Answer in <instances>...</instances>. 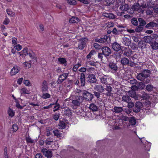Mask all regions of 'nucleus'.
Masks as SVG:
<instances>
[{
  "mask_svg": "<svg viewBox=\"0 0 158 158\" xmlns=\"http://www.w3.org/2000/svg\"><path fill=\"white\" fill-rule=\"evenodd\" d=\"M150 74V71L148 69H145L142 71L140 73L138 74L136 76V78L139 81L144 82L146 83H148L150 80L147 78Z\"/></svg>",
  "mask_w": 158,
  "mask_h": 158,
  "instance_id": "1",
  "label": "nucleus"
},
{
  "mask_svg": "<svg viewBox=\"0 0 158 158\" xmlns=\"http://www.w3.org/2000/svg\"><path fill=\"white\" fill-rule=\"evenodd\" d=\"M98 77L100 82L102 84L106 85L109 83V84H113L114 82L113 80H112L111 77L107 75H105L101 73H98Z\"/></svg>",
  "mask_w": 158,
  "mask_h": 158,
  "instance_id": "2",
  "label": "nucleus"
},
{
  "mask_svg": "<svg viewBox=\"0 0 158 158\" xmlns=\"http://www.w3.org/2000/svg\"><path fill=\"white\" fill-rule=\"evenodd\" d=\"M147 6L146 4H142L140 5L138 3H134L131 8L133 11H136L138 13L143 14L144 12V9Z\"/></svg>",
  "mask_w": 158,
  "mask_h": 158,
  "instance_id": "3",
  "label": "nucleus"
},
{
  "mask_svg": "<svg viewBox=\"0 0 158 158\" xmlns=\"http://www.w3.org/2000/svg\"><path fill=\"white\" fill-rule=\"evenodd\" d=\"M82 94L83 98L86 101H91L94 98V95L88 91L85 90Z\"/></svg>",
  "mask_w": 158,
  "mask_h": 158,
  "instance_id": "4",
  "label": "nucleus"
},
{
  "mask_svg": "<svg viewBox=\"0 0 158 158\" xmlns=\"http://www.w3.org/2000/svg\"><path fill=\"white\" fill-rule=\"evenodd\" d=\"M83 101V99L81 96H77L72 100V103L74 106H78Z\"/></svg>",
  "mask_w": 158,
  "mask_h": 158,
  "instance_id": "5",
  "label": "nucleus"
},
{
  "mask_svg": "<svg viewBox=\"0 0 158 158\" xmlns=\"http://www.w3.org/2000/svg\"><path fill=\"white\" fill-rule=\"evenodd\" d=\"M88 41L86 38H84L79 39L78 42V48L80 50H83L85 46L86 43Z\"/></svg>",
  "mask_w": 158,
  "mask_h": 158,
  "instance_id": "6",
  "label": "nucleus"
},
{
  "mask_svg": "<svg viewBox=\"0 0 158 158\" xmlns=\"http://www.w3.org/2000/svg\"><path fill=\"white\" fill-rule=\"evenodd\" d=\"M69 73H64L60 75L57 80L56 83L57 84H59L62 83L66 79Z\"/></svg>",
  "mask_w": 158,
  "mask_h": 158,
  "instance_id": "7",
  "label": "nucleus"
},
{
  "mask_svg": "<svg viewBox=\"0 0 158 158\" xmlns=\"http://www.w3.org/2000/svg\"><path fill=\"white\" fill-rule=\"evenodd\" d=\"M41 152L43 155L48 158H51L52 156V152L50 150H48L46 148H43Z\"/></svg>",
  "mask_w": 158,
  "mask_h": 158,
  "instance_id": "8",
  "label": "nucleus"
},
{
  "mask_svg": "<svg viewBox=\"0 0 158 158\" xmlns=\"http://www.w3.org/2000/svg\"><path fill=\"white\" fill-rule=\"evenodd\" d=\"M143 106V104L140 102H136L135 103V107L133 109V111L135 113L139 112Z\"/></svg>",
  "mask_w": 158,
  "mask_h": 158,
  "instance_id": "9",
  "label": "nucleus"
},
{
  "mask_svg": "<svg viewBox=\"0 0 158 158\" xmlns=\"http://www.w3.org/2000/svg\"><path fill=\"white\" fill-rule=\"evenodd\" d=\"M88 81L90 83H95L97 81L95 75L93 74H89L87 77Z\"/></svg>",
  "mask_w": 158,
  "mask_h": 158,
  "instance_id": "10",
  "label": "nucleus"
},
{
  "mask_svg": "<svg viewBox=\"0 0 158 158\" xmlns=\"http://www.w3.org/2000/svg\"><path fill=\"white\" fill-rule=\"evenodd\" d=\"M102 50L103 54L106 57L108 56L111 53V50L108 47H103L102 48Z\"/></svg>",
  "mask_w": 158,
  "mask_h": 158,
  "instance_id": "11",
  "label": "nucleus"
},
{
  "mask_svg": "<svg viewBox=\"0 0 158 158\" xmlns=\"http://www.w3.org/2000/svg\"><path fill=\"white\" fill-rule=\"evenodd\" d=\"M108 66L109 68H110L111 70L114 72H116L118 69V67L116 64L112 61H110L109 62L108 64Z\"/></svg>",
  "mask_w": 158,
  "mask_h": 158,
  "instance_id": "12",
  "label": "nucleus"
},
{
  "mask_svg": "<svg viewBox=\"0 0 158 158\" xmlns=\"http://www.w3.org/2000/svg\"><path fill=\"white\" fill-rule=\"evenodd\" d=\"M129 6L127 4H125L121 5L120 7V9L123 11V12L121 13L120 15H122V14H124V11H127L129 10Z\"/></svg>",
  "mask_w": 158,
  "mask_h": 158,
  "instance_id": "13",
  "label": "nucleus"
},
{
  "mask_svg": "<svg viewBox=\"0 0 158 158\" xmlns=\"http://www.w3.org/2000/svg\"><path fill=\"white\" fill-rule=\"evenodd\" d=\"M61 113L63 115L67 116H69L72 114L71 110L68 108H65L62 110Z\"/></svg>",
  "mask_w": 158,
  "mask_h": 158,
  "instance_id": "14",
  "label": "nucleus"
},
{
  "mask_svg": "<svg viewBox=\"0 0 158 158\" xmlns=\"http://www.w3.org/2000/svg\"><path fill=\"white\" fill-rule=\"evenodd\" d=\"M94 89L96 91L103 94L105 91L104 87L102 85H95Z\"/></svg>",
  "mask_w": 158,
  "mask_h": 158,
  "instance_id": "15",
  "label": "nucleus"
},
{
  "mask_svg": "<svg viewBox=\"0 0 158 158\" xmlns=\"http://www.w3.org/2000/svg\"><path fill=\"white\" fill-rule=\"evenodd\" d=\"M122 51H123L124 55L127 57L130 56L132 53L131 50L129 48H125Z\"/></svg>",
  "mask_w": 158,
  "mask_h": 158,
  "instance_id": "16",
  "label": "nucleus"
},
{
  "mask_svg": "<svg viewBox=\"0 0 158 158\" xmlns=\"http://www.w3.org/2000/svg\"><path fill=\"white\" fill-rule=\"evenodd\" d=\"M20 70L19 67L17 66H14L11 69L10 74L11 76H14L19 72Z\"/></svg>",
  "mask_w": 158,
  "mask_h": 158,
  "instance_id": "17",
  "label": "nucleus"
},
{
  "mask_svg": "<svg viewBox=\"0 0 158 158\" xmlns=\"http://www.w3.org/2000/svg\"><path fill=\"white\" fill-rule=\"evenodd\" d=\"M112 47L113 50L118 52L120 50L121 47L120 45L117 42H114L112 44Z\"/></svg>",
  "mask_w": 158,
  "mask_h": 158,
  "instance_id": "18",
  "label": "nucleus"
},
{
  "mask_svg": "<svg viewBox=\"0 0 158 158\" xmlns=\"http://www.w3.org/2000/svg\"><path fill=\"white\" fill-rule=\"evenodd\" d=\"M29 56L31 58L32 60L33 63L36 62L37 61V58L35 53L32 51L30 50L29 51L28 53Z\"/></svg>",
  "mask_w": 158,
  "mask_h": 158,
  "instance_id": "19",
  "label": "nucleus"
},
{
  "mask_svg": "<svg viewBox=\"0 0 158 158\" xmlns=\"http://www.w3.org/2000/svg\"><path fill=\"white\" fill-rule=\"evenodd\" d=\"M48 83L46 81L44 80L42 84V92H46L48 90Z\"/></svg>",
  "mask_w": 158,
  "mask_h": 158,
  "instance_id": "20",
  "label": "nucleus"
},
{
  "mask_svg": "<svg viewBox=\"0 0 158 158\" xmlns=\"http://www.w3.org/2000/svg\"><path fill=\"white\" fill-rule=\"evenodd\" d=\"M102 15L103 16L108 18L110 19H114L116 18V16L111 13H107L105 12H103Z\"/></svg>",
  "mask_w": 158,
  "mask_h": 158,
  "instance_id": "21",
  "label": "nucleus"
},
{
  "mask_svg": "<svg viewBox=\"0 0 158 158\" xmlns=\"http://www.w3.org/2000/svg\"><path fill=\"white\" fill-rule=\"evenodd\" d=\"M79 77V79L80 80L81 86H83L85 85V75L83 73L80 74Z\"/></svg>",
  "mask_w": 158,
  "mask_h": 158,
  "instance_id": "22",
  "label": "nucleus"
},
{
  "mask_svg": "<svg viewBox=\"0 0 158 158\" xmlns=\"http://www.w3.org/2000/svg\"><path fill=\"white\" fill-rule=\"evenodd\" d=\"M128 94L130 97L134 98L135 100H136L138 99V97L136 95L135 92L134 90H130L128 91Z\"/></svg>",
  "mask_w": 158,
  "mask_h": 158,
  "instance_id": "23",
  "label": "nucleus"
},
{
  "mask_svg": "<svg viewBox=\"0 0 158 158\" xmlns=\"http://www.w3.org/2000/svg\"><path fill=\"white\" fill-rule=\"evenodd\" d=\"M143 39L144 40V42L145 43H152L153 40V37L152 36H145L144 37Z\"/></svg>",
  "mask_w": 158,
  "mask_h": 158,
  "instance_id": "24",
  "label": "nucleus"
},
{
  "mask_svg": "<svg viewBox=\"0 0 158 158\" xmlns=\"http://www.w3.org/2000/svg\"><path fill=\"white\" fill-rule=\"evenodd\" d=\"M158 27V25L156 23L153 22H151L147 24L145 27L150 28L153 27Z\"/></svg>",
  "mask_w": 158,
  "mask_h": 158,
  "instance_id": "25",
  "label": "nucleus"
},
{
  "mask_svg": "<svg viewBox=\"0 0 158 158\" xmlns=\"http://www.w3.org/2000/svg\"><path fill=\"white\" fill-rule=\"evenodd\" d=\"M121 64L124 66H126L129 64V60L127 58L124 57L121 59Z\"/></svg>",
  "mask_w": 158,
  "mask_h": 158,
  "instance_id": "26",
  "label": "nucleus"
},
{
  "mask_svg": "<svg viewBox=\"0 0 158 158\" xmlns=\"http://www.w3.org/2000/svg\"><path fill=\"white\" fill-rule=\"evenodd\" d=\"M123 53V51L122 50H119L118 52H116L114 53V56L115 58L116 59H120L121 57L122 56V54Z\"/></svg>",
  "mask_w": 158,
  "mask_h": 158,
  "instance_id": "27",
  "label": "nucleus"
},
{
  "mask_svg": "<svg viewBox=\"0 0 158 158\" xmlns=\"http://www.w3.org/2000/svg\"><path fill=\"white\" fill-rule=\"evenodd\" d=\"M123 44L126 46H129L131 43V40L128 38L124 37L123 38Z\"/></svg>",
  "mask_w": 158,
  "mask_h": 158,
  "instance_id": "28",
  "label": "nucleus"
},
{
  "mask_svg": "<svg viewBox=\"0 0 158 158\" xmlns=\"http://www.w3.org/2000/svg\"><path fill=\"white\" fill-rule=\"evenodd\" d=\"M89 108L93 111H95L97 110L98 106L95 104L92 103L89 105Z\"/></svg>",
  "mask_w": 158,
  "mask_h": 158,
  "instance_id": "29",
  "label": "nucleus"
},
{
  "mask_svg": "<svg viewBox=\"0 0 158 158\" xmlns=\"http://www.w3.org/2000/svg\"><path fill=\"white\" fill-rule=\"evenodd\" d=\"M123 110L122 107L114 106L113 108V111L116 113H118L121 112Z\"/></svg>",
  "mask_w": 158,
  "mask_h": 158,
  "instance_id": "30",
  "label": "nucleus"
},
{
  "mask_svg": "<svg viewBox=\"0 0 158 158\" xmlns=\"http://www.w3.org/2000/svg\"><path fill=\"white\" fill-rule=\"evenodd\" d=\"M122 101L124 102L127 103L128 102L130 101L131 98H130L129 96L127 95H124L122 97Z\"/></svg>",
  "mask_w": 158,
  "mask_h": 158,
  "instance_id": "31",
  "label": "nucleus"
},
{
  "mask_svg": "<svg viewBox=\"0 0 158 158\" xmlns=\"http://www.w3.org/2000/svg\"><path fill=\"white\" fill-rule=\"evenodd\" d=\"M29 51H28L27 48H25L21 52L18 53L20 54V55H24L26 56L28 54Z\"/></svg>",
  "mask_w": 158,
  "mask_h": 158,
  "instance_id": "32",
  "label": "nucleus"
},
{
  "mask_svg": "<svg viewBox=\"0 0 158 158\" xmlns=\"http://www.w3.org/2000/svg\"><path fill=\"white\" fill-rule=\"evenodd\" d=\"M140 97L143 98V99L146 100L148 99L150 96L147 93H146L144 92H142L140 94Z\"/></svg>",
  "mask_w": 158,
  "mask_h": 158,
  "instance_id": "33",
  "label": "nucleus"
},
{
  "mask_svg": "<svg viewBox=\"0 0 158 158\" xmlns=\"http://www.w3.org/2000/svg\"><path fill=\"white\" fill-rule=\"evenodd\" d=\"M138 46L141 49L145 48L146 46V43L144 41H140L138 43Z\"/></svg>",
  "mask_w": 158,
  "mask_h": 158,
  "instance_id": "34",
  "label": "nucleus"
},
{
  "mask_svg": "<svg viewBox=\"0 0 158 158\" xmlns=\"http://www.w3.org/2000/svg\"><path fill=\"white\" fill-rule=\"evenodd\" d=\"M58 100L56 101L55 103H53L52 104H54L53 105H55L54 106L53 112L55 111L58 110L60 108V105L58 103H57Z\"/></svg>",
  "mask_w": 158,
  "mask_h": 158,
  "instance_id": "35",
  "label": "nucleus"
},
{
  "mask_svg": "<svg viewBox=\"0 0 158 158\" xmlns=\"http://www.w3.org/2000/svg\"><path fill=\"white\" fill-rule=\"evenodd\" d=\"M79 21V19L77 17H73L69 20V23H75Z\"/></svg>",
  "mask_w": 158,
  "mask_h": 158,
  "instance_id": "36",
  "label": "nucleus"
},
{
  "mask_svg": "<svg viewBox=\"0 0 158 158\" xmlns=\"http://www.w3.org/2000/svg\"><path fill=\"white\" fill-rule=\"evenodd\" d=\"M53 133L55 136H57L60 139H61L62 134L60 133L58 130H54L53 131Z\"/></svg>",
  "mask_w": 158,
  "mask_h": 158,
  "instance_id": "37",
  "label": "nucleus"
},
{
  "mask_svg": "<svg viewBox=\"0 0 158 158\" xmlns=\"http://www.w3.org/2000/svg\"><path fill=\"white\" fill-rule=\"evenodd\" d=\"M128 120L129 121V123L131 124V125H135L136 122L135 118L133 117L129 118Z\"/></svg>",
  "mask_w": 158,
  "mask_h": 158,
  "instance_id": "38",
  "label": "nucleus"
},
{
  "mask_svg": "<svg viewBox=\"0 0 158 158\" xmlns=\"http://www.w3.org/2000/svg\"><path fill=\"white\" fill-rule=\"evenodd\" d=\"M138 20L139 23V25L143 27L146 24V22L142 18H139L138 19Z\"/></svg>",
  "mask_w": 158,
  "mask_h": 158,
  "instance_id": "39",
  "label": "nucleus"
},
{
  "mask_svg": "<svg viewBox=\"0 0 158 158\" xmlns=\"http://www.w3.org/2000/svg\"><path fill=\"white\" fill-rule=\"evenodd\" d=\"M131 22L132 24L135 26H137L138 25L137 19L135 18H134L132 19L131 20Z\"/></svg>",
  "mask_w": 158,
  "mask_h": 158,
  "instance_id": "40",
  "label": "nucleus"
},
{
  "mask_svg": "<svg viewBox=\"0 0 158 158\" xmlns=\"http://www.w3.org/2000/svg\"><path fill=\"white\" fill-rule=\"evenodd\" d=\"M8 114L9 116L12 117L14 116L15 112L11 108H9L8 110Z\"/></svg>",
  "mask_w": 158,
  "mask_h": 158,
  "instance_id": "41",
  "label": "nucleus"
},
{
  "mask_svg": "<svg viewBox=\"0 0 158 158\" xmlns=\"http://www.w3.org/2000/svg\"><path fill=\"white\" fill-rule=\"evenodd\" d=\"M50 95L47 93H45V92H43V94L41 96V98L44 99H46L50 98Z\"/></svg>",
  "mask_w": 158,
  "mask_h": 158,
  "instance_id": "42",
  "label": "nucleus"
},
{
  "mask_svg": "<svg viewBox=\"0 0 158 158\" xmlns=\"http://www.w3.org/2000/svg\"><path fill=\"white\" fill-rule=\"evenodd\" d=\"M58 61L61 64H64L65 66L66 64V61L64 58H59Z\"/></svg>",
  "mask_w": 158,
  "mask_h": 158,
  "instance_id": "43",
  "label": "nucleus"
},
{
  "mask_svg": "<svg viewBox=\"0 0 158 158\" xmlns=\"http://www.w3.org/2000/svg\"><path fill=\"white\" fill-rule=\"evenodd\" d=\"M59 126L60 127V128L61 129H63L65 127V124L63 121H60Z\"/></svg>",
  "mask_w": 158,
  "mask_h": 158,
  "instance_id": "44",
  "label": "nucleus"
},
{
  "mask_svg": "<svg viewBox=\"0 0 158 158\" xmlns=\"http://www.w3.org/2000/svg\"><path fill=\"white\" fill-rule=\"evenodd\" d=\"M151 45L152 47L154 50H156L158 49V43L155 42L152 43Z\"/></svg>",
  "mask_w": 158,
  "mask_h": 158,
  "instance_id": "45",
  "label": "nucleus"
},
{
  "mask_svg": "<svg viewBox=\"0 0 158 158\" xmlns=\"http://www.w3.org/2000/svg\"><path fill=\"white\" fill-rule=\"evenodd\" d=\"M53 142V141L52 139L48 138L45 141V143L47 145H50Z\"/></svg>",
  "mask_w": 158,
  "mask_h": 158,
  "instance_id": "46",
  "label": "nucleus"
},
{
  "mask_svg": "<svg viewBox=\"0 0 158 158\" xmlns=\"http://www.w3.org/2000/svg\"><path fill=\"white\" fill-rule=\"evenodd\" d=\"M103 38L100 39L96 38L95 39V41L96 42H98L101 43H103L106 42V40Z\"/></svg>",
  "mask_w": 158,
  "mask_h": 158,
  "instance_id": "47",
  "label": "nucleus"
},
{
  "mask_svg": "<svg viewBox=\"0 0 158 158\" xmlns=\"http://www.w3.org/2000/svg\"><path fill=\"white\" fill-rule=\"evenodd\" d=\"M107 91L106 93H103V94L107 96H111L113 95V93H111L112 91H110L108 90H106Z\"/></svg>",
  "mask_w": 158,
  "mask_h": 158,
  "instance_id": "48",
  "label": "nucleus"
},
{
  "mask_svg": "<svg viewBox=\"0 0 158 158\" xmlns=\"http://www.w3.org/2000/svg\"><path fill=\"white\" fill-rule=\"evenodd\" d=\"M127 103H128L127 107L128 108L131 109L134 106V103L131 101V100H130V101L128 102Z\"/></svg>",
  "mask_w": 158,
  "mask_h": 158,
  "instance_id": "49",
  "label": "nucleus"
},
{
  "mask_svg": "<svg viewBox=\"0 0 158 158\" xmlns=\"http://www.w3.org/2000/svg\"><path fill=\"white\" fill-rule=\"evenodd\" d=\"M18 125L16 124H14L12 125V128L13 130L12 131L13 132H15L18 129Z\"/></svg>",
  "mask_w": 158,
  "mask_h": 158,
  "instance_id": "50",
  "label": "nucleus"
},
{
  "mask_svg": "<svg viewBox=\"0 0 158 158\" xmlns=\"http://www.w3.org/2000/svg\"><path fill=\"white\" fill-rule=\"evenodd\" d=\"M6 11L8 15L10 16H13L15 15V13L9 9L6 10Z\"/></svg>",
  "mask_w": 158,
  "mask_h": 158,
  "instance_id": "51",
  "label": "nucleus"
},
{
  "mask_svg": "<svg viewBox=\"0 0 158 158\" xmlns=\"http://www.w3.org/2000/svg\"><path fill=\"white\" fill-rule=\"evenodd\" d=\"M137 86L139 89H142L145 87V85L143 82H139L138 84L137 85Z\"/></svg>",
  "mask_w": 158,
  "mask_h": 158,
  "instance_id": "52",
  "label": "nucleus"
},
{
  "mask_svg": "<svg viewBox=\"0 0 158 158\" xmlns=\"http://www.w3.org/2000/svg\"><path fill=\"white\" fill-rule=\"evenodd\" d=\"M143 27L139 25L137 26L135 29V31L137 32H139L143 29Z\"/></svg>",
  "mask_w": 158,
  "mask_h": 158,
  "instance_id": "53",
  "label": "nucleus"
},
{
  "mask_svg": "<svg viewBox=\"0 0 158 158\" xmlns=\"http://www.w3.org/2000/svg\"><path fill=\"white\" fill-rule=\"evenodd\" d=\"M145 110L146 113L149 114L152 112V110L151 108L149 107H147L145 108Z\"/></svg>",
  "mask_w": 158,
  "mask_h": 158,
  "instance_id": "54",
  "label": "nucleus"
},
{
  "mask_svg": "<svg viewBox=\"0 0 158 158\" xmlns=\"http://www.w3.org/2000/svg\"><path fill=\"white\" fill-rule=\"evenodd\" d=\"M113 84H109V83L108 84L106 85V88L104 89L106 90H109L110 91H112V88L110 85H112Z\"/></svg>",
  "mask_w": 158,
  "mask_h": 158,
  "instance_id": "55",
  "label": "nucleus"
},
{
  "mask_svg": "<svg viewBox=\"0 0 158 158\" xmlns=\"http://www.w3.org/2000/svg\"><path fill=\"white\" fill-rule=\"evenodd\" d=\"M153 86L151 85H147L146 89L148 91H151L152 90Z\"/></svg>",
  "mask_w": 158,
  "mask_h": 158,
  "instance_id": "56",
  "label": "nucleus"
},
{
  "mask_svg": "<svg viewBox=\"0 0 158 158\" xmlns=\"http://www.w3.org/2000/svg\"><path fill=\"white\" fill-rule=\"evenodd\" d=\"M95 52V51L94 50H91L89 53L87 55L86 57L87 59H89L91 57V56L93 55L94 53Z\"/></svg>",
  "mask_w": 158,
  "mask_h": 158,
  "instance_id": "57",
  "label": "nucleus"
},
{
  "mask_svg": "<svg viewBox=\"0 0 158 158\" xmlns=\"http://www.w3.org/2000/svg\"><path fill=\"white\" fill-rule=\"evenodd\" d=\"M100 93H99L98 92H97L96 91H94V95L98 99L100 98Z\"/></svg>",
  "mask_w": 158,
  "mask_h": 158,
  "instance_id": "58",
  "label": "nucleus"
},
{
  "mask_svg": "<svg viewBox=\"0 0 158 158\" xmlns=\"http://www.w3.org/2000/svg\"><path fill=\"white\" fill-rule=\"evenodd\" d=\"M81 66V64H78L75 65L73 67V70L74 72H76L77 69Z\"/></svg>",
  "mask_w": 158,
  "mask_h": 158,
  "instance_id": "59",
  "label": "nucleus"
},
{
  "mask_svg": "<svg viewBox=\"0 0 158 158\" xmlns=\"http://www.w3.org/2000/svg\"><path fill=\"white\" fill-rule=\"evenodd\" d=\"M21 93L24 94H29L28 91L25 88H23L21 89Z\"/></svg>",
  "mask_w": 158,
  "mask_h": 158,
  "instance_id": "60",
  "label": "nucleus"
},
{
  "mask_svg": "<svg viewBox=\"0 0 158 158\" xmlns=\"http://www.w3.org/2000/svg\"><path fill=\"white\" fill-rule=\"evenodd\" d=\"M67 2L70 5H75L76 3V1L74 0H66Z\"/></svg>",
  "mask_w": 158,
  "mask_h": 158,
  "instance_id": "61",
  "label": "nucleus"
},
{
  "mask_svg": "<svg viewBox=\"0 0 158 158\" xmlns=\"http://www.w3.org/2000/svg\"><path fill=\"white\" fill-rule=\"evenodd\" d=\"M60 115V114H53V118L55 120L57 121L59 119Z\"/></svg>",
  "mask_w": 158,
  "mask_h": 158,
  "instance_id": "62",
  "label": "nucleus"
},
{
  "mask_svg": "<svg viewBox=\"0 0 158 158\" xmlns=\"http://www.w3.org/2000/svg\"><path fill=\"white\" fill-rule=\"evenodd\" d=\"M94 47L97 49H100L101 47L97 43H95L94 44Z\"/></svg>",
  "mask_w": 158,
  "mask_h": 158,
  "instance_id": "63",
  "label": "nucleus"
},
{
  "mask_svg": "<svg viewBox=\"0 0 158 158\" xmlns=\"http://www.w3.org/2000/svg\"><path fill=\"white\" fill-rule=\"evenodd\" d=\"M103 53H99L98 55V58L101 61L102 60V58H103Z\"/></svg>",
  "mask_w": 158,
  "mask_h": 158,
  "instance_id": "64",
  "label": "nucleus"
}]
</instances>
